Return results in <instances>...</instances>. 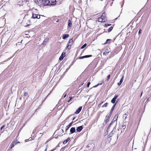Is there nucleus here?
I'll use <instances>...</instances> for the list:
<instances>
[{
    "instance_id": "1",
    "label": "nucleus",
    "mask_w": 151,
    "mask_h": 151,
    "mask_svg": "<svg viewBox=\"0 0 151 151\" xmlns=\"http://www.w3.org/2000/svg\"><path fill=\"white\" fill-rule=\"evenodd\" d=\"M50 1L52 3V0H39L37 1L36 3L38 5L42 6L52 4L50 2Z\"/></svg>"
},
{
    "instance_id": "2",
    "label": "nucleus",
    "mask_w": 151,
    "mask_h": 151,
    "mask_svg": "<svg viewBox=\"0 0 151 151\" xmlns=\"http://www.w3.org/2000/svg\"><path fill=\"white\" fill-rule=\"evenodd\" d=\"M73 41L72 39H70L69 40L66 47V50L68 49V50L71 48V46L73 44Z\"/></svg>"
},
{
    "instance_id": "3",
    "label": "nucleus",
    "mask_w": 151,
    "mask_h": 151,
    "mask_svg": "<svg viewBox=\"0 0 151 151\" xmlns=\"http://www.w3.org/2000/svg\"><path fill=\"white\" fill-rule=\"evenodd\" d=\"M112 112H110L109 115L107 116L105 118V119L104 120V122H105L106 124L109 122V120L111 116V115L112 114Z\"/></svg>"
},
{
    "instance_id": "4",
    "label": "nucleus",
    "mask_w": 151,
    "mask_h": 151,
    "mask_svg": "<svg viewBox=\"0 0 151 151\" xmlns=\"http://www.w3.org/2000/svg\"><path fill=\"white\" fill-rule=\"evenodd\" d=\"M40 15L35 14H32V18L33 19H39L40 18Z\"/></svg>"
},
{
    "instance_id": "5",
    "label": "nucleus",
    "mask_w": 151,
    "mask_h": 151,
    "mask_svg": "<svg viewBox=\"0 0 151 151\" xmlns=\"http://www.w3.org/2000/svg\"><path fill=\"white\" fill-rule=\"evenodd\" d=\"M118 96V95H115L114 97L111 99V102L112 104H114L116 102V99Z\"/></svg>"
},
{
    "instance_id": "6",
    "label": "nucleus",
    "mask_w": 151,
    "mask_h": 151,
    "mask_svg": "<svg viewBox=\"0 0 151 151\" xmlns=\"http://www.w3.org/2000/svg\"><path fill=\"white\" fill-rule=\"evenodd\" d=\"M92 56V55H85V56H83L80 57L79 58V59H83L84 58H89L90 57H91Z\"/></svg>"
},
{
    "instance_id": "7",
    "label": "nucleus",
    "mask_w": 151,
    "mask_h": 151,
    "mask_svg": "<svg viewBox=\"0 0 151 151\" xmlns=\"http://www.w3.org/2000/svg\"><path fill=\"white\" fill-rule=\"evenodd\" d=\"M110 52L109 49L107 48L105 51V52L103 53V55H108L109 52Z\"/></svg>"
},
{
    "instance_id": "8",
    "label": "nucleus",
    "mask_w": 151,
    "mask_h": 151,
    "mask_svg": "<svg viewBox=\"0 0 151 151\" xmlns=\"http://www.w3.org/2000/svg\"><path fill=\"white\" fill-rule=\"evenodd\" d=\"M83 129V127L82 126H80L77 127L76 131L77 132H80Z\"/></svg>"
},
{
    "instance_id": "9",
    "label": "nucleus",
    "mask_w": 151,
    "mask_h": 151,
    "mask_svg": "<svg viewBox=\"0 0 151 151\" xmlns=\"http://www.w3.org/2000/svg\"><path fill=\"white\" fill-rule=\"evenodd\" d=\"M82 109V106L80 107L75 112V113L76 114H78L80 113Z\"/></svg>"
},
{
    "instance_id": "10",
    "label": "nucleus",
    "mask_w": 151,
    "mask_h": 151,
    "mask_svg": "<svg viewBox=\"0 0 151 151\" xmlns=\"http://www.w3.org/2000/svg\"><path fill=\"white\" fill-rule=\"evenodd\" d=\"M98 21L99 22H103L106 21V19H103L101 17H99L98 18Z\"/></svg>"
},
{
    "instance_id": "11",
    "label": "nucleus",
    "mask_w": 151,
    "mask_h": 151,
    "mask_svg": "<svg viewBox=\"0 0 151 151\" xmlns=\"http://www.w3.org/2000/svg\"><path fill=\"white\" fill-rule=\"evenodd\" d=\"M65 53L64 52H63L59 58V60H62L63 59L64 57L65 56Z\"/></svg>"
},
{
    "instance_id": "12",
    "label": "nucleus",
    "mask_w": 151,
    "mask_h": 151,
    "mask_svg": "<svg viewBox=\"0 0 151 151\" xmlns=\"http://www.w3.org/2000/svg\"><path fill=\"white\" fill-rule=\"evenodd\" d=\"M76 131L75 128L74 127H72L71 128L70 132L71 134H72L75 132Z\"/></svg>"
},
{
    "instance_id": "13",
    "label": "nucleus",
    "mask_w": 151,
    "mask_h": 151,
    "mask_svg": "<svg viewBox=\"0 0 151 151\" xmlns=\"http://www.w3.org/2000/svg\"><path fill=\"white\" fill-rule=\"evenodd\" d=\"M73 124V122H71L68 125L65 127V131L66 132L70 127Z\"/></svg>"
},
{
    "instance_id": "14",
    "label": "nucleus",
    "mask_w": 151,
    "mask_h": 151,
    "mask_svg": "<svg viewBox=\"0 0 151 151\" xmlns=\"http://www.w3.org/2000/svg\"><path fill=\"white\" fill-rule=\"evenodd\" d=\"M123 78H124V76H122V78L121 79L119 82L117 83L118 85L119 86L121 85V84L122 83V82L123 81V79H124Z\"/></svg>"
},
{
    "instance_id": "15",
    "label": "nucleus",
    "mask_w": 151,
    "mask_h": 151,
    "mask_svg": "<svg viewBox=\"0 0 151 151\" xmlns=\"http://www.w3.org/2000/svg\"><path fill=\"white\" fill-rule=\"evenodd\" d=\"M129 113L128 112H127L126 113H125L123 116V118L125 120L127 118V116L128 115Z\"/></svg>"
},
{
    "instance_id": "16",
    "label": "nucleus",
    "mask_w": 151,
    "mask_h": 151,
    "mask_svg": "<svg viewBox=\"0 0 151 151\" xmlns=\"http://www.w3.org/2000/svg\"><path fill=\"white\" fill-rule=\"evenodd\" d=\"M117 103V101H116V102L113 106L112 108H111V110L110 112H112V113L113 112V111L114 110V108L116 106V104Z\"/></svg>"
},
{
    "instance_id": "17",
    "label": "nucleus",
    "mask_w": 151,
    "mask_h": 151,
    "mask_svg": "<svg viewBox=\"0 0 151 151\" xmlns=\"http://www.w3.org/2000/svg\"><path fill=\"white\" fill-rule=\"evenodd\" d=\"M118 114H117L115 116H114V119H113L114 120L116 121V125H117V120L118 119Z\"/></svg>"
},
{
    "instance_id": "18",
    "label": "nucleus",
    "mask_w": 151,
    "mask_h": 151,
    "mask_svg": "<svg viewBox=\"0 0 151 151\" xmlns=\"http://www.w3.org/2000/svg\"><path fill=\"white\" fill-rule=\"evenodd\" d=\"M17 144V143H15V142H13L12 143H11L10 145V148L12 149V148L14 147Z\"/></svg>"
},
{
    "instance_id": "19",
    "label": "nucleus",
    "mask_w": 151,
    "mask_h": 151,
    "mask_svg": "<svg viewBox=\"0 0 151 151\" xmlns=\"http://www.w3.org/2000/svg\"><path fill=\"white\" fill-rule=\"evenodd\" d=\"M101 18H102L103 19H106V21L107 20V19L106 17V15L105 13H103L102 15L101 16Z\"/></svg>"
},
{
    "instance_id": "20",
    "label": "nucleus",
    "mask_w": 151,
    "mask_h": 151,
    "mask_svg": "<svg viewBox=\"0 0 151 151\" xmlns=\"http://www.w3.org/2000/svg\"><path fill=\"white\" fill-rule=\"evenodd\" d=\"M69 36L68 34H64L63 36V39H65L66 38L68 37Z\"/></svg>"
},
{
    "instance_id": "21",
    "label": "nucleus",
    "mask_w": 151,
    "mask_h": 151,
    "mask_svg": "<svg viewBox=\"0 0 151 151\" xmlns=\"http://www.w3.org/2000/svg\"><path fill=\"white\" fill-rule=\"evenodd\" d=\"M70 138L68 137L67 139H66V140H65L64 141V142H63V144H66L67 142H68L70 140Z\"/></svg>"
},
{
    "instance_id": "22",
    "label": "nucleus",
    "mask_w": 151,
    "mask_h": 151,
    "mask_svg": "<svg viewBox=\"0 0 151 151\" xmlns=\"http://www.w3.org/2000/svg\"><path fill=\"white\" fill-rule=\"evenodd\" d=\"M113 130H112L111 132H110L109 133V135H108V138L111 137L112 136V135L113 134Z\"/></svg>"
},
{
    "instance_id": "23",
    "label": "nucleus",
    "mask_w": 151,
    "mask_h": 151,
    "mask_svg": "<svg viewBox=\"0 0 151 151\" xmlns=\"http://www.w3.org/2000/svg\"><path fill=\"white\" fill-rule=\"evenodd\" d=\"M72 25V23L71 21L70 20H69L68 22V25L69 27H71Z\"/></svg>"
},
{
    "instance_id": "24",
    "label": "nucleus",
    "mask_w": 151,
    "mask_h": 151,
    "mask_svg": "<svg viewBox=\"0 0 151 151\" xmlns=\"http://www.w3.org/2000/svg\"><path fill=\"white\" fill-rule=\"evenodd\" d=\"M104 82L103 81H102L101 83H98V84L97 85L93 86V88H96V87H97L98 86H99V85H101L102 84V83H103Z\"/></svg>"
},
{
    "instance_id": "25",
    "label": "nucleus",
    "mask_w": 151,
    "mask_h": 151,
    "mask_svg": "<svg viewBox=\"0 0 151 151\" xmlns=\"http://www.w3.org/2000/svg\"><path fill=\"white\" fill-rule=\"evenodd\" d=\"M113 28V27H110L108 30V32H111L112 29Z\"/></svg>"
},
{
    "instance_id": "26",
    "label": "nucleus",
    "mask_w": 151,
    "mask_h": 151,
    "mask_svg": "<svg viewBox=\"0 0 151 151\" xmlns=\"http://www.w3.org/2000/svg\"><path fill=\"white\" fill-rule=\"evenodd\" d=\"M87 45V44L86 43L84 44L81 48V49H83Z\"/></svg>"
},
{
    "instance_id": "27",
    "label": "nucleus",
    "mask_w": 151,
    "mask_h": 151,
    "mask_svg": "<svg viewBox=\"0 0 151 151\" xmlns=\"http://www.w3.org/2000/svg\"><path fill=\"white\" fill-rule=\"evenodd\" d=\"M108 103H105L103 106H102V107H106L107 106V105H108Z\"/></svg>"
},
{
    "instance_id": "28",
    "label": "nucleus",
    "mask_w": 151,
    "mask_h": 151,
    "mask_svg": "<svg viewBox=\"0 0 151 151\" xmlns=\"http://www.w3.org/2000/svg\"><path fill=\"white\" fill-rule=\"evenodd\" d=\"M111 25V24H106L104 25L105 27L109 26H110Z\"/></svg>"
},
{
    "instance_id": "29",
    "label": "nucleus",
    "mask_w": 151,
    "mask_h": 151,
    "mask_svg": "<svg viewBox=\"0 0 151 151\" xmlns=\"http://www.w3.org/2000/svg\"><path fill=\"white\" fill-rule=\"evenodd\" d=\"M24 96H28V93L27 92H24Z\"/></svg>"
},
{
    "instance_id": "30",
    "label": "nucleus",
    "mask_w": 151,
    "mask_h": 151,
    "mask_svg": "<svg viewBox=\"0 0 151 151\" xmlns=\"http://www.w3.org/2000/svg\"><path fill=\"white\" fill-rule=\"evenodd\" d=\"M110 40H111L110 39H107L106 40V42L104 44H106L107 43H108V41H110Z\"/></svg>"
},
{
    "instance_id": "31",
    "label": "nucleus",
    "mask_w": 151,
    "mask_h": 151,
    "mask_svg": "<svg viewBox=\"0 0 151 151\" xmlns=\"http://www.w3.org/2000/svg\"><path fill=\"white\" fill-rule=\"evenodd\" d=\"M116 125L115 124V126L114 127V128H113V132H115V130L116 129Z\"/></svg>"
},
{
    "instance_id": "32",
    "label": "nucleus",
    "mask_w": 151,
    "mask_h": 151,
    "mask_svg": "<svg viewBox=\"0 0 151 151\" xmlns=\"http://www.w3.org/2000/svg\"><path fill=\"white\" fill-rule=\"evenodd\" d=\"M114 123H113V122H111L110 124H109V127L108 128V129H109V128Z\"/></svg>"
},
{
    "instance_id": "33",
    "label": "nucleus",
    "mask_w": 151,
    "mask_h": 151,
    "mask_svg": "<svg viewBox=\"0 0 151 151\" xmlns=\"http://www.w3.org/2000/svg\"><path fill=\"white\" fill-rule=\"evenodd\" d=\"M110 75H109L107 76V81H108L110 78Z\"/></svg>"
},
{
    "instance_id": "34",
    "label": "nucleus",
    "mask_w": 151,
    "mask_h": 151,
    "mask_svg": "<svg viewBox=\"0 0 151 151\" xmlns=\"http://www.w3.org/2000/svg\"><path fill=\"white\" fill-rule=\"evenodd\" d=\"M72 99V97H70V99L68 101V103H69L70 102V101H71Z\"/></svg>"
},
{
    "instance_id": "35",
    "label": "nucleus",
    "mask_w": 151,
    "mask_h": 151,
    "mask_svg": "<svg viewBox=\"0 0 151 151\" xmlns=\"http://www.w3.org/2000/svg\"><path fill=\"white\" fill-rule=\"evenodd\" d=\"M90 84V82H88V83L87 84V87H88L89 86V85Z\"/></svg>"
},
{
    "instance_id": "36",
    "label": "nucleus",
    "mask_w": 151,
    "mask_h": 151,
    "mask_svg": "<svg viewBox=\"0 0 151 151\" xmlns=\"http://www.w3.org/2000/svg\"><path fill=\"white\" fill-rule=\"evenodd\" d=\"M122 127L123 129H124L126 128V126L125 125H122Z\"/></svg>"
},
{
    "instance_id": "37",
    "label": "nucleus",
    "mask_w": 151,
    "mask_h": 151,
    "mask_svg": "<svg viewBox=\"0 0 151 151\" xmlns=\"http://www.w3.org/2000/svg\"><path fill=\"white\" fill-rule=\"evenodd\" d=\"M13 142H15V143H17V144L18 143H19V142H17V140H14V141H13Z\"/></svg>"
},
{
    "instance_id": "38",
    "label": "nucleus",
    "mask_w": 151,
    "mask_h": 151,
    "mask_svg": "<svg viewBox=\"0 0 151 151\" xmlns=\"http://www.w3.org/2000/svg\"><path fill=\"white\" fill-rule=\"evenodd\" d=\"M11 58H8L6 60H4V62H6L8 61Z\"/></svg>"
},
{
    "instance_id": "39",
    "label": "nucleus",
    "mask_w": 151,
    "mask_h": 151,
    "mask_svg": "<svg viewBox=\"0 0 151 151\" xmlns=\"http://www.w3.org/2000/svg\"><path fill=\"white\" fill-rule=\"evenodd\" d=\"M4 127H5V125H3L1 127V129H0V130H1L3 129V128H4Z\"/></svg>"
},
{
    "instance_id": "40",
    "label": "nucleus",
    "mask_w": 151,
    "mask_h": 151,
    "mask_svg": "<svg viewBox=\"0 0 151 151\" xmlns=\"http://www.w3.org/2000/svg\"><path fill=\"white\" fill-rule=\"evenodd\" d=\"M141 30L140 29L138 32V34H140L141 33Z\"/></svg>"
},
{
    "instance_id": "41",
    "label": "nucleus",
    "mask_w": 151,
    "mask_h": 151,
    "mask_svg": "<svg viewBox=\"0 0 151 151\" xmlns=\"http://www.w3.org/2000/svg\"><path fill=\"white\" fill-rule=\"evenodd\" d=\"M115 122H116V121L114 120L113 119L112 122H113V123H114Z\"/></svg>"
},
{
    "instance_id": "42",
    "label": "nucleus",
    "mask_w": 151,
    "mask_h": 151,
    "mask_svg": "<svg viewBox=\"0 0 151 151\" xmlns=\"http://www.w3.org/2000/svg\"><path fill=\"white\" fill-rule=\"evenodd\" d=\"M46 40V39H45V40H44V42H43V43H44V42H46V41H45ZM47 39H46V41H47Z\"/></svg>"
},
{
    "instance_id": "43",
    "label": "nucleus",
    "mask_w": 151,
    "mask_h": 151,
    "mask_svg": "<svg viewBox=\"0 0 151 151\" xmlns=\"http://www.w3.org/2000/svg\"><path fill=\"white\" fill-rule=\"evenodd\" d=\"M66 94H65L64 96V98H65L66 96Z\"/></svg>"
},
{
    "instance_id": "44",
    "label": "nucleus",
    "mask_w": 151,
    "mask_h": 151,
    "mask_svg": "<svg viewBox=\"0 0 151 151\" xmlns=\"http://www.w3.org/2000/svg\"><path fill=\"white\" fill-rule=\"evenodd\" d=\"M75 119V117H74L73 119V120H74Z\"/></svg>"
},
{
    "instance_id": "45",
    "label": "nucleus",
    "mask_w": 151,
    "mask_h": 151,
    "mask_svg": "<svg viewBox=\"0 0 151 151\" xmlns=\"http://www.w3.org/2000/svg\"><path fill=\"white\" fill-rule=\"evenodd\" d=\"M53 3V4H55V2L53 3Z\"/></svg>"
},
{
    "instance_id": "46",
    "label": "nucleus",
    "mask_w": 151,
    "mask_h": 151,
    "mask_svg": "<svg viewBox=\"0 0 151 151\" xmlns=\"http://www.w3.org/2000/svg\"><path fill=\"white\" fill-rule=\"evenodd\" d=\"M62 131H63V129H62Z\"/></svg>"
},
{
    "instance_id": "47",
    "label": "nucleus",
    "mask_w": 151,
    "mask_h": 151,
    "mask_svg": "<svg viewBox=\"0 0 151 151\" xmlns=\"http://www.w3.org/2000/svg\"><path fill=\"white\" fill-rule=\"evenodd\" d=\"M142 93L141 94V96L142 95Z\"/></svg>"
},
{
    "instance_id": "48",
    "label": "nucleus",
    "mask_w": 151,
    "mask_h": 151,
    "mask_svg": "<svg viewBox=\"0 0 151 151\" xmlns=\"http://www.w3.org/2000/svg\"><path fill=\"white\" fill-rule=\"evenodd\" d=\"M83 84H84V83H83V84H82V85Z\"/></svg>"
},
{
    "instance_id": "49",
    "label": "nucleus",
    "mask_w": 151,
    "mask_h": 151,
    "mask_svg": "<svg viewBox=\"0 0 151 151\" xmlns=\"http://www.w3.org/2000/svg\"><path fill=\"white\" fill-rule=\"evenodd\" d=\"M83 84H84V83H83V84H82V85Z\"/></svg>"
},
{
    "instance_id": "50",
    "label": "nucleus",
    "mask_w": 151,
    "mask_h": 151,
    "mask_svg": "<svg viewBox=\"0 0 151 151\" xmlns=\"http://www.w3.org/2000/svg\"><path fill=\"white\" fill-rule=\"evenodd\" d=\"M1 63V64H3V63Z\"/></svg>"
},
{
    "instance_id": "51",
    "label": "nucleus",
    "mask_w": 151,
    "mask_h": 151,
    "mask_svg": "<svg viewBox=\"0 0 151 151\" xmlns=\"http://www.w3.org/2000/svg\"><path fill=\"white\" fill-rule=\"evenodd\" d=\"M58 21H57L56 22H58Z\"/></svg>"
},
{
    "instance_id": "52",
    "label": "nucleus",
    "mask_w": 151,
    "mask_h": 151,
    "mask_svg": "<svg viewBox=\"0 0 151 151\" xmlns=\"http://www.w3.org/2000/svg\"><path fill=\"white\" fill-rule=\"evenodd\" d=\"M110 42H108V43H110Z\"/></svg>"
},
{
    "instance_id": "53",
    "label": "nucleus",
    "mask_w": 151,
    "mask_h": 151,
    "mask_svg": "<svg viewBox=\"0 0 151 151\" xmlns=\"http://www.w3.org/2000/svg\"><path fill=\"white\" fill-rule=\"evenodd\" d=\"M46 150H47V149H45V151H46Z\"/></svg>"
},
{
    "instance_id": "54",
    "label": "nucleus",
    "mask_w": 151,
    "mask_h": 151,
    "mask_svg": "<svg viewBox=\"0 0 151 151\" xmlns=\"http://www.w3.org/2000/svg\"><path fill=\"white\" fill-rule=\"evenodd\" d=\"M117 130H118V131H119V129H117Z\"/></svg>"
}]
</instances>
